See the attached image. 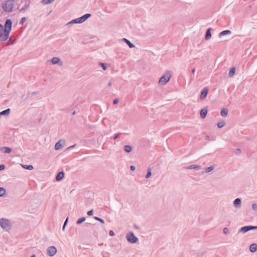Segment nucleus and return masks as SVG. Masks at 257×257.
I'll return each instance as SVG.
<instances>
[{"label": "nucleus", "mask_w": 257, "mask_h": 257, "mask_svg": "<svg viewBox=\"0 0 257 257\" xmlns=\"http://www.w3.org/2000/svg\"><path fill=\"white\" fill-rule=\"evenodd\" d=\"M12 26V23L10 19L6 20L4 28L0 24V41H5L9 38Z\"/></svg>", "instance_id": "obj_1"}, {"label": "nucleus", "mask_w": 257, "mask_h": 257, "mask_svg": "<svg viewBox=\"0 0 257 257\" xmlns=\"http://www.w3.org/2000/svg\"><path fill=\"white\" fill-rule=\"evenodd\" d=\"M91 16V15L90 14H86L79 18L72 20L70 22H68L66 24V25L69 26L70 25H73L75 24H81L85 22L87 19L90 18Z\"/></svg>", "instance_id": "obj_2"}, {"label": "nucleus", "mask_w": 257, "mask_h": 257, "mask_svg": "<svg viewBox=\"0 0 257 257\" xmlns=\"http://www.w3.org/2000/svg\"><path fill=\"white\" fill-rule=\"evenodd\" d=\"M0 226L3 230L9 231L11 229L12 224L9 219L2 218L0 219Z\"/></svg>", "instance_id": "obj_3"}, {"label": "nucleus", "mask_w": 257, "mask_h": 257, "mask_svg": "<svg viewBox=\"0 0 257 257\" xmlns=\"http://www.w3.org/2000/svg\"><path fill=\"white\" fill-rule=\"evenodd\" d=\"M171 73L169 71H167L160 78L159 84L161 85H165L170 79Z\"/></svg>", "instance_id": "obj_4"}, {"label": "nucleus", "mask_w": 257, "mask_h": 257, "mask_svg": "<svg viewBox=\"0 0 257 257\" xmlns=\"http://www.w3.org/2000/svg\"><path fill=\"white\" fill-rule=\"evenodd\" d=\"M14 6V1L13 0H8L4 3L2 5L3 9L6 11L12 12Z\"/></svg>", "instance_id": "obj_5"}, {"label": "nucleus", "mask_w": 257, "mask_h": 257, "mask_svg": "<svg viewBox=\"0 0 257 257\" xmlns=\"http://www.w3.org/2000/svg\"><path fill=\"white\" fill-rule=\"evenodd\" d=\"M127 240L131 243H135L138 241V238L134 235L133 232H129L126 235Z\"/></svg>", "instance_id": "obj_6"}, {"label": "nucleus", "mask_w": 257, "mask_h": 257, "mask_svg": "<svg viewBox=\"0 0 257 257\" xmlns=\"http://www.w3.org/2000/svg\"><path fill=\"white\" fill-rule=\"evenodd\" d=\"M57 252V249L54 246H50L47 248V253L50 256H54Z\"/></svg>", "instance_id": "obj_7"}, {"label": "nucleus", "mask_w": 257, "mask_h": 257, "mask_svg": "<svg viewBox=\"0 0 257 257\" xmlns=\"http://www.w3.org/2000/svg\"><path fill=\"white\" fill-rule=\"evenodd\" d=\"M233 206L236 209H239L241 206V200L237 198H236L233 202Z\"/></svg>", "instance_id": "obj_8"}, {"label": "nucleus", "mask_w": 257, "mask_h": 257, "mask_svg": "<svg viewBox=\"0 0 257 257\" xmlns=\"http://www.w3.org/2000/svg\"><path fill=\"white\" fill-rule=\"evenodd\" d=\"M208 89L207 87H204L201 93L200 98L201 100H203L206 97L207 93H208Z\"/></svg>", "instance_id": "obj_9"}, {"label": "nucleus", "mask_w": 257, "mask_h": 257, "mask_svg": "<svg viewBox=\"0 0 257 257\" xmlns=\"http://www.w3.org/2000/svg\"><path fill=\"white\" fill-rule=\"evenodd\" d=\"M51 62L53 64H58L59 66H62L63 62L58 57H54L51 60Z\"/></svg>", "instance_id": "obj_10"}, {"label": "nucleus", "mask_w": 257, "mask_h": 257, "mask_svg": "<svg viewBox=\"0 0 257 257\" xmlns=\"http://www.w3.org/2000/svg\"><path fill=\"white\" fill-rule=\"evenodd\" d=\"M120 43H125L130 48L135 47V46L132 44L129 40L125 38H123L120 40Z\"/></svg>", "instance_id": "obj_11"}, {"label": "nucleus", "mask_w": 257, "mask_h": 257, "mask_svg": "<svg viewBox=\"0 0 257 257\" xmlns=\"http://www.w3.org/2000/svg\"><path fill=\"white\" fill-rule=\"evenodd\" d=\"M231 34V32L230 30H225L220 32L219 34V37L221 38L224 36L230 35Z\"/></svg>", "instance_id": "obj_12"}, {"label": "nucleus", "mask_w": 257, "mask_h": 257, "mask_svg": "<svg viewBox=\"0 0 257 257\" xmlns=\"http://www.w3.org/2000/svg\"><path fill=\"white\" fill-rule=\"evenodd\" d=\"M211 30H212L211 28H209L207 29V30L206 32L205 39L206 40L210 39V38L211 37Z\"/></svg>", "instance_id": "obj_13"}, {"label": "nucleus", "mask_w": 257, "mask_h": 257, "mask_svg": "<svg viewBox=\"0 0 257 257\" xmlns=\"http://www.w3.org/2000/svg\"><path fill=\"white\" fill-rule=\"evenodd\" d=\"M64 176V174L63 172H60L56 176V179L57 181H60L61 180Z\"/></svg>", "instance_id": "obj_14"}, {"label": "nucleus", "mask_w": 257, "mask_h": 257, "mask_svg": "<svg viewBox=\"0 0 257 257\" xmlns=\"http://www.w3.org/2000/svg\"><path fill=\"white\" fill-rule=\"evenodd\" d=\"M11 112V110L10 108H8L5 110L2 111L0 112V116L1 115H5L8 116L10 114Z\"/></svg>", "instance_id": "obj_15"}, {"label": "nucleus", "mask_w": 257, "mask_h": 257, "mask_svg": "<svg viewBox=\"0 0 257 257\" xmlns=\"http://www.w3.org/2000/svg\"><path fill=\"white\" fill-rule=\"evenodd\" d=\"M201 168V166L196 165H191L186 167L187 169L192 170V169H200Z\"/></svg>", "instance_id": "obj_16"}, {"label": "nucleus", "mask_w": 257, "mask_h": 257, "mask_svg": "<svg viewBox=\"0 0 257 257\" xmlns=\"http://www.w3.org/2000/svg\"><path fill=\"white\" fill-rule=\"evenodd\" d=\"M257 249V244L256 243H252L249 246V250L252 252H255Z\"/></svg>", "instance_id": "obj_17"}, {"label": "nucleus", "mask_w": 257, "mask_h": 257, "mask_svg": "<svg viewBox=\"0 0 257 257\" xmlns=\"http://www.w3.org/2000/svg\"><path fill=\"white\" fill-rule=\"evenodd\" d=\"M2 151L6 153H10L12 152V149L9 147H4L0 149Z\"/></svg>", "instance_id": "obj_18"}, {"label": "nucleus", "mask_w": 257, "mask_h": 257, "mask_svg": "<svg viewBox=\"0 0 257 257\" xmlns=\"http://www.w3.org/2000/svg\"><path fill=\"white\" fill-rule=\"evenodd\" d=\"M248 231H249V226H245L242 227L240 229L239 232H240L242 233H245L248 232Z\"/></svg>", "instance_id": "obj_19"}, {"label": "nucleus", "mask_w": 257, "mask_h": 257, "mask_svg": "<svg viewBox=\"0 0 257 257\" xmlns=\"http://www.w3.org/2000/svg\"><path fill=\"white\" fill-rule=\"evenodd\" d=\"M207 113V110L206 109H202L200 111V116L202 118H204L206 117Z\"/></svg>", "instance_id": "obj_20"}, {"label": "nucleus", "mask_w": 257, "mask_h": 257, "mask_svg": "<svg viewBox=\"0 0 257 257\" xmlns=\"http://www.w3.org/2000/svg\"><path fill=\"white\" fill-rule=\"evenodd\" d=\"M228 109L226 108H223L221 110L220 114L222 116H226L228 114Z\"/></svg>", "instance_id": "obj_21"}, {"label": "nucleus", "mask_w": 257, "mask_h": 257, "mask_svg": "<svg viewBox=\"0 0 257 257\" xmlns=\"http://www.w3.org/2000/svg\"><path fill=\"white\" fill-rule=\"evenodd\" d=\"M21 166L24 169H27L29 170H32L34 169V167L32 165L21 164Z\"/></svg>", "instance_id": "obj_22"}, {"label": "nucleus", "mask_w": 257, "mask_h": 257, "mask_svg": "<svg viewBox=\"0 0 257 257\" xmlns=\"http://www.w3.org/2000/svg\"><path fill=\"white\" fill-rule=\"evenodd\" d=\"M62 145L60 143V141L57 142L55 145V149L56 150H59L62 148Z\"/></svg>", "instance_id": "obj_23"}, {"label": "nucleus", "mask_w": 257, "mask_h": 257, "mask_svg": "<svg viewBox=\"0 0 257 257\" xmlns=\"http://www.w3.org/2000/svg\"><path fill=\"white\" fill-rule=\"evenodd\" d=\"M124 150L126 153H130L132 152V149L130 145H125L124 147Z\"/></svg>", "instance_id": "obj_24"}, {"label": "nucleus", "mask_w": 257, "mask_h": 257, "mask_svg": "<svg viewBox=\"0 0 257 257\" xmlns=\"http://www.w3.org/2000/svg\"><path fill=\"white\" fill-rule=\"evenodd\" d=\"M99 64L102 67V69L104 70H106L109 66V65L108 64L103 63L101 62H100Z\"/></svg>", "instance_id": "obj_25"}, {"label": "nucleus", "mask_w": 257, "mask_h": 257, "mask_svg": "<svg viewBox=\"0 0 257 257\" xmlns=\"http://www.w3.org/2000/svg\"><path fill=\"white\" fill-rule=\"evenodd\" d=\"M236 72V68L235 67H232L230 71H229V75L230 77H232Z\"/></svg>", "instance_id": "obj_26"}, {"label": "nucleus", "mask_w": 257, "mask_h": 257, "mask_svg": "<svg viewBox=\"0 0 257 257\" xmlns=\"http://www.w3.org/2000/svg\"><path fill=\"white\" fill-rule=\"evenodd\" d=\"M151 175H152V168L150 167L148 169L147 174L146 176V178L147 179L151 177Z\"/></svg>", "instance_id": "obj_27"}, {"label": "nucleus", "mask_w": 257, "mask_h": 257, "mask_svg": "<svg viewBox=\"0 0 257 257\" xmlns=\"http://www.w3.org/2000/svg\"><path fill=\"white\" fill-rule=\"evenodd\" d=\"M225 123H226L224 120L220 121L218 122L217 126L219 128H221L225 125Z\"/></svg>", "instance_id": "obj_28"}, {"label": "nucleus", "mask_w": 257, "mask_h": 257, "mask_svg": "<svg viewBox=\"0 0 257 257\" xmlns=\"http://www.w3.org/2000/svg\"><path fill=\"white\" fill-rule=\"evenodd\" d=\"M214 169V166H211L208 167L206 168V169L205 170V173L210 172L213 171Z\"/></svg>", "instance_id": "obj_29"}, {"label": "nucleus", "mask_w": 257, "mask_h": 257, "mask_svg": "<svg viewBox=\"0 0 257 257\" xmlns=\"http://www.w3.org/2000/svg\"><path fill=\"white\" fill-rule=\"evenodd\" d=\"M86 218L84 217H82L81 218H79L77 221L76 224H80L81 223L83 222L85 220Z\"/></svg>", "instance_id": "obj_30"}, {"label": "nucleus", "mask_w": 257, "mask_h": 257, "mask_svg": "<svg viewBox=\"0 0 257 257\" xmlns=\"http://www.w3.org/2000/svg\"><path fill=\"white\" fill-rule=\"evenodd\" d=\"M6 192V190L5 188L0 187V197L3 196Z\"/></svg>", "instance_id": "obj_31"}, {"label": "nucleus", "mask_w": 257, "mask_h": 257, "mask_svg": "<svg viewBox=\"0 0 257 257\" xmlns=\"http://www.w3.org/2000/svg\"><path fill=\"white\" fill-rule=\"evenodd\" d=\"M94 218L95 220H97V221H99V222H100L101 223H103V224H104V221L102 219H101V218H99V217H98L95 216V217H94Z\"/></svg>", "instance_id": "obj_32"}, {"label": "nucleus", "mask_w": 257, "mask_h": 257, "mask_svg": "<svg viewBox=\"0 0 257 257\" xmlns=\"http://www.w3.org/2000/svg\"><path fill=\"white\" fill-rule=\"evenodd\" d=\"M251 208L254 211H257V204L253 203L251 205Z\"/></svg>", "instance_id": "obj_33"}, {"label": "nucleus", "mask_w": 257, "mask_h": 257, "mask_svg": "<svg viewBox=\"0 0 257 257\" xmlns=\"http://www.w3.org/2000/svg\"><path fill=\"white\" fill-rule=\"evenodd\" d=\"M54 1V0H43V2H44L45 4L48 5V4H49L51 3Z\"/></svg>", "instance_id": "obj_34"}, {"label": "nucleus", "mask_w": 257, "mask_h": 257, "mask_svg": "<svg viewBox=\"0 0 257 257\" xmlns=\"http://www.w3.org/2000/svg\"><path fill=\"white\" fill-rule=\"evenodd\" d=\"M223 232L225 234H227L229 233V229L227 227H225L223 228Z\"/></svg>", "instance_id": "obj_35"}, {"label": "nucleus", "mask_w": 257, "mask_h": 257, "mask_svg": "<svg viewBox=\"0 0 257 257\" xmlns=\"http://www.w3.org/2000/svg\"><path fill=\"white\" fill-rule=\"evenodd\" d=\"M26 18L25 17H23L21 19L20 24L22 25L26 22Z\"/></svg>", "instance_id": "obj_36"}, {"label": "nucleus", "mask_w": 257, "mask_h": 257, "mask_svg": "<svg viewBox=\"0 0 257 257\" xmlns=\"http://www.w3.org/2000/svg\"><path fill=\"white\" fill-rule=\"evenodd\" d=\"M249 230L257 229V226H249Z\"/></svg>", "instance_id": "obj_37"}, {"label": "nucleus", "mask_w": 257, "mask_h": 257, "mask_svg": "<svg viewBox=\"0 0 257 257\" xmlns=\"http://www.w3.org/2000/svg\"><path fill=\"white\" fill-rule=\"evenodd\" d=\"M122 134L121 133H118L117 134H116L113 138V139L114 140H116L117 138H118Z\"/></svg>", "instance_id": "obj_38"}, {"label": "nucleus", "mask_w": 257, "mask_h": 257, "mask_svg": "<svg viewBox=\"0 0 257 257\" xmlns=\"http://www.w3.org/2000/svg\"><path fill=\"white\" fill-rule=\"evenodd\" d=\"M93 210H90L87 212V215L89 216H91L93 215Z\"/></svg>", "instance_id": "obj_39"}, {"label": "nucleus", "mask_w": 257, "mask_h": 257, "mask_svg": "<svg viewBox=\"0 0 257 257\" xmlns=\"http://www.w3.org/2000/svg\"><path fill=\"white\" fill-rule=\"evenodd\" d=\"M240 152H241V151H240V149H236V150H235V153H236V154H237V155H239V154H240Z\"/></svg>", "instance_id": "obj_40"}, {"label": "nucleus", "mask_w": 257, "mask_h": 257, "mask_svg": "<svg viewBox=\"0 0 257 257\" xmlns=\"http://www.w3.org/2000/svg\"><path fill=\"white\" fill-rule=\"evenodd\" d=\"M118 101H119L118 99H115L113 100V104H117V103H118Z\"/></svg>", "instance_id": "obj_41"}, {"label": "nucleus", "mask_w": 257, "mask_h": 257, "mask_svg": "<svg viewBox=\"0 0 257 257\" xmlns=\"http://www.w3.org/2000/svg\"><path fill=\"white\" fill-rule=\"evenodd\" d=\"M5 168V166L4 165H0V171L4 170Z\"/></svg>", "instance_id": "obj_42"}, {"label": "nucleus", "mask_w": 257, "mask_h": 257, "mask_svg": "<svg viewBox=\"0 0 257 257\" xmlns=\"http://www.w3.org/2000/svg\"><path fill=\"white\" fill-rule=\"evenodd\" d=\"M109 235L110 236H113L114 233V232L112 231V230H110L109 232Z\"/></svg>", "instance_id": "obj_43"}, {"label": "nucleus", "mask_w": 257, "mask_h": 257, "mask_svg": "<svg viewBox=\"0 0 257 257\" xmlns=\"http://www.w3.org/2000/svg\"><path fill=\"white\" fill-rule=\"evenodd\" d=\"M130 169L132 171H135L136 169V167L134 166H131Z\"/></svg>", "instance_id": "obj_44"}, {"label": "nucleus", "mask_w": 257, "mask_h": 257, "mask_svg": "<svg viewBox=\"0 0 257 257\" xmlns=\"http://www.w3.org/2000/svg\"><path fill=\"white\" fill-rule=\"evenodd\" d=\"M68 218L67 217V218H66V219L65 220V222H64V224H63L64 226H66V225H67V222H68Z\"/></svg>", "instance_id": "obj_45"}, {"label": "nucleus", "mask_w": 257, "mask_h": 257, "mask_svg": "<svg viewBox=\"0 0 257 257\" xmlns=\"http://www.w3.org/2000/svg\"><path fill=\"white\" fill-rule=\"evenodd\" d=\"M112 85V83L111 82H109L108 83V86H111Z\"/></svg>", "instance_id": "obj_46"}, {"label": "nucleus", "mask_w": 257, "mask_h": 257, "mask_svg": "<svg viewBox=\"0 0 257 257\" xmlns=\"http://www.w3.org/2000/svg\"><path fill=\"white\" fill-rule=\"evenodd\" d=\"M195 68H194V69H193L192 70V72L193 73H195Z\"/></svg>", "instance_id": "obj_47"}, {"label": "nucleus", "mask_w": 257, "mask_h": 257, "mask_svg": "<svg viewBox=\"0 0 257 257\" xmlns=\"http://www.w3.org/2000/svg\"><path fill=\"white\" fill-rule=\"evenodd\" d=\"M65 226H64V225L63 226V227H62V230L64 231L65 230Z\"/></svg>", "instance_id": "obj_48"}, {"label": "nucleus", "mask_w": 257, "mask_h": 257, "mask_svg": "<svg viewBox=\"0 0 257 257\" xmlns=\"http://www.w3.org/2000/svg\"><path fill=\"white\" fill-rule=\"evenodd\" d=\"M31 257H36L35 254H33L31 256Z\"/></svg>", "instance_id": "obj_49"}, {"label": "nucleus", "mask_w": 257, "mask_h": 257, "mask_svg": "<svg viewBox=\"0 0 257 257\" xmlns=\"http://www.w3.org/2000/svg\"><path fill=\"white\" fill-rule=\"evenodd\" d=\"M75 113H76V112H75V111H74L72 113V115H74V114H75Z\"/></svg>", "instance_id": "obj_50"}]
</instances>
